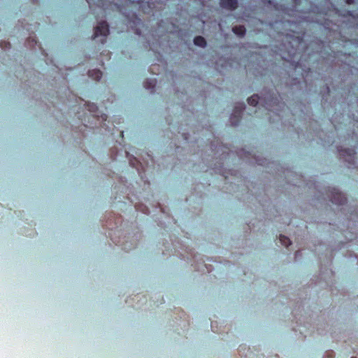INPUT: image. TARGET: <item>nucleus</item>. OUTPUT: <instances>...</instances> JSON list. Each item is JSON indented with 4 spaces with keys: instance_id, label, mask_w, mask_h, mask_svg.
Masks as SVG:
<instances>
[{
    "instance_id": "obj_1",
    "label": "nucleus",
    "mask_w": 358,
    "mask_h": 358,
    "mask_svg": "<svg viewBox=\"0 0 358 358\" xmlns=\"http://www.w3.org/2000/svg\"><path fill=\"white\" fill-rule=\"evenodd\" d=\"M109 34V26L106 21L99 22L98 25L94 28V32L93 34V39L102 36L101 39V44H104L106 42V37Z\"/></svg>"
},
{
    "instance_id": "obj_2",
    "label": "nucleus",
    "mask_w": 358,
    "mask_h": 358,
    "mask_svg": "<svg viewBox=\"0 0 358 358\" xmlns=\"http://www.w3.org/2000/svg\"><path fill=\"white\" fill-rule=\"evenodd\" d=\"M245 108L244 103H238L234 108L233 113L230 117V122L232 125L236 126L239 124L242 113Z\"/></svg>"
},
{
    "instance_id": "obj_3",
    "label": "nucleus",
    "mask_w": 358,
    "mask_h": 358,
    "mask_svg": "<svg viewBox=\"0 0 358 358\" xmlns=\"http://www.w3.org/2000/svg\"><path fill=\"white\" fill-rule=\"evenodd\" d=\"M330 199L333 203L339 206L345 204L347 201L345 195L335 188L330 192Z\"/></svg>"
},
{
    "instance_id": "obj_4",
    "label": "nucleus",
    "mask_w": 358,
    "mask_h": 358,
    "mask_svg": "<svg viewBox=\"0 0 358 358\" xmlns=\"http://www.w3.org/2000/svg\"><path fill=\"white\" fill-rule=\"evenodd\" d=\"M338 152L341 157H348V159H345L346 162H348L350 164L355 163L356 152L354 149H341L338 150Z\"/></svg>"
},
{
    "instance_id": "obj_5",
    "label": "nucleus",
    "mask_w": 358,
    "mask_h": 358,
    "mask_svg": "<svg viewBox=\"0 0 358 358\" xmlns=\"http://www.w3.org/2000/svg\"><path fill=\"white\" fill-rule=\"evenodd\" d=\"M238 0H220V5L222 8L234 10L238 8Z\"/></svg>"
},
{
    "instance_id": "obj_6",
    "label": "nucleus",
    "mask_w": 358,
    "mask_h": 358,
    "mask_svg": "<svg viewBox=\"0 0 358 358\" xmlns=\"http://www.w3.org/2000/svg\"><path fill=\"white\" fill-rule=\"evenodd\" d=\"M232 31L237 36L243 37L245 36L246 29L243 25L235 26L232 28Z\"/></svg>"
},
{
    "instance_id": "obj_7",
    "label": "nucleus",
    "mask_w": 358,
    "mask_h": 358,
    "mask_svg": "<svg viewBox=\"0 0 358 358\" xmlns=\"http://www.w3.org/2000/svg\"><path fill=\"white\" fill-rule=\"evenodd\" d=\"M88 75L92 79H94L95 80H99L101 78L103 73L99 69H93V70H90L88 71Z\"/></svg>"
},
{
    "instance_id": "obj_8",
    "label": "nucleus",
    "mask_w": 358,
    "mask_h": 358,
    "mask_svg": "<svg viewBox=\"0 0 358 358\" xmlns=\"http://www.w3.org/2000/svg\"><path fill=\"white\" fill-rule=\"evenodd\" d=\"M194 43L199 47L204 48L206 45V41L203 36H198L194 38Z\"/></svg>"
},
{
    "instance_id": "obj_9",
    "label": "nucleus",
    "mask_w": 358,
    "mask_h": 358,
    "mask_svg": "<svg viewBox=\"0 0 358 358\" xmlns=\"http://www.w3.org/2000/svg\"><path fill=\"white\" fill-rule=\"evenodd\" d=\"M259 99L260 97L258 94H253L248 99V103L250 106H256L258 104Z\"/></svg>"
},
{
    "instance_id": "obj_10",
    "label": "nucleus",
    "mask_w": 358,
    "mask_h": 358,
    "mask_svg": "<svg viewBox=\"0 0 358 358\" xmlns=\"http://www.w3.org/2000/svg\"><path fill=\"white\" fill-rule=\"evenodd\" d=\"M156 84H157V81L155 79L147 80L146 81L144 82V87L148 90H154V88L156 86Z\"/></svg>"
},
{
    "instance_id": "obj_11",
    "label": "nucleus",
    "mask_w": 358,
    "mask_h": 358,
    "mask_svg": "<svg viewBox=\"0 0 358 358\" xmlns=\"http://www.w3.org/2000/svg\"><path fill=\"white\" fill-rule=\"evenodd\" d=\"M85 108H86L88 111H90V112H91V113H94V114H93V115H95V113H96L97 112V110H98V107H97V106H96V104H94V103H85Z\"/></svg>"
},
{
    "instance_id": "obj_12",
    "label": "nucleus",
    "mask_w": 358,
    "mask_h": 358,
    "mask_svg": "<svg viewBox=\"0 0 358 358\" xmlns=\"http://www.w3.org/2000/svg\"><path fill=\"white\" fill-rule=\"evenodd\" d=\"M279 239L281 244L285 247H288L292 244L290 239L284 235H280Z\"/></svg>"
},
{
    "instance_id": "obj_13",
    "label": "nucleus",
    "mask_w": 358,
    "mask_h": 358,
    "mask_svg": "<svg viewBox=\"0 0 358 358\" xmlns=\"http://www.w3.org/2000/svg\"><path fill=\"white\" fill-rule=\"evenodd\" d=\"M277 99H271L265 101V106L266 108H268L269 110H272V108L274 105L276 103Z\"/></svg>"
},
{
    "instance_id": "obj_14",
    "label": "nucleus",
    "mask_w": 358,
    "mask_h": 358,
    "mask_svg": "<svg viewBox=\"0 0 358 358\" xmlns=\"http://www.w3.org/2000/svg\"><path fill=\"white\" fill-rule=\"evenodd\" d=\"M31 42L34 43L35 45H36L38 43V42L36 41V40L35 38H32Z\"/></svg>"
},
{
    "instance_id": "obj_15",
    "label": "nucleus",
    "mask_w": 358,
    "mask_h": 358,
    "mask_svg": "<svg viewBox=\"0 0 358 358\" xmlns=\"http://www.w3.org/2000/svg\"><path fill=\"white\" fill-rule=\"evenodd\" d=\"M347 3L351 4L353 3V0H347Z\"/></svg>"
},
{
    "instance_id": "obj_16",
    "label": "nucleus",
    "mask_w": 358,
    "mask_h": 358,
    "mask_svg": "<svg viewBox=\"0 0 358 358\" xmlns=\"http://www.w3.org/2000/svg\"><path fill=\"white\" fill-rule=\"evenodd\" d=\"M150 73H153V74H155V73L153 71V67H152V66L150 68Z\"/></svg>"
},
{
    "instance_id": "obj_17",
    "label": "nucleus",
    "mask_w": 358,
    "mask_h": 358,
    "mask_svg": "<svg viewBox=\"0 0 358 358\" xmlns=\"http://www.w3.org/2000/svg\"><path fill=\"white\" fill-rule=\"evenodd\" d=\"M87 1V3L90 5L91 3V0H86Z\"/></svg>"
},
{
    "instance_id": "obj_18",
    "label": "nucleus",
    "mask_w": 358,
    "mask_h": 358,
    "mask_svg": "<svg viewBox=\"0 0 358 358\" xmlns=\"http://www.w3.org/2000/svg\"><path fill=\"white\" fill-rule=\"evenodd\" d=\"M299 252V251L296 252V256L298 255Z\"/></svg>"
},
{
    "instance_id": "obj_19",
    "label": "nucleus",
    "mask_w": 358,
    "mask_h": 358,
    "mask_svg": "<svg viewBox=\"0 0 358 358\" xmlns=\"http://www.w3.org/2000/svg\"><path fill=\"white\" fill-rule=\"evenodd\" d=\"M121 136H123V131H121Z\"/></svg>"
},
{
    "instance_id": "obj_20",
    "label": "nucleus",
    "mask_w": 358,
    "mask_h": 358,
    "mask_svg": "<svg viewBox=\"0 0 358 358\" xmlns=\"http://www.w3.org/2000/svg\"><path fill=\"white\" fill-rule=\"evenodd\" d=\"M352 358H356V357H352Z\"/></svg>"
}]
</instances>
